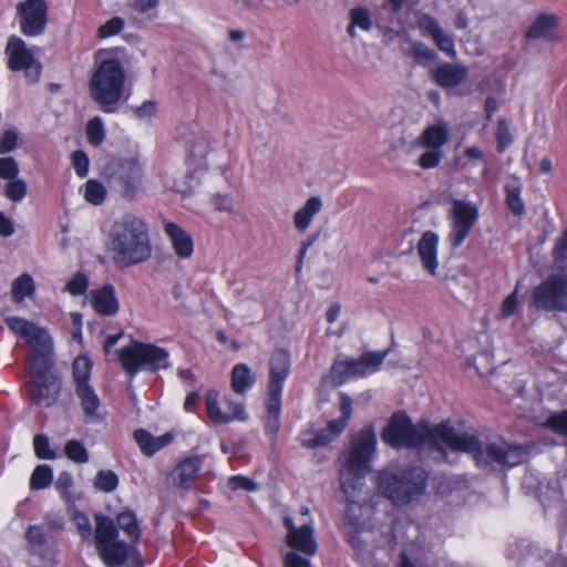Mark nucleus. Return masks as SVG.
I'll return each mask as SVG.
<instances>
[{"mask_svg":"<svg viewBox=\"0 0 567 567\" xmlns=\"http://www.w3.org/2000/svg\"><path fill=\"white\" fill-rule=\"evenodd\" d=\"M124 27V20L120 17H114L105 22L99 29V35L101 38H107L117 34Z\"/></svg>","mask_w":567,"mask_h":567,"instance_id":"nucleus-53","label":"nucleus"},{"mask_svg":"<svg viewBox=\"0 0 567 567\" xmlns=\"http://www.w3.org/2000/svg\"><path fill=\"white\" fill-rule=\"evenodd\" d=\"M468 76V69L458 63H443L432 72L434 82L443 89H452L464 81Z\"/></svg>","mask_w":567,"mask_h":567,"instance_id":"nucleus-21","label":"nucleus"},{"mask_svg":"<svg viewBox=\"0 0 567 567\" xmlns=\"http://www.w3.org/2000/svg\"><path fill=\"white\" fill-rule=\"evenodd\" d=\"M117 525L123 529L127 536L134 542H137L141 535L140 527L136 522L135 514L133 512H122L116 517Z\"/></svg>","mask_w":567,"mask_h":567,"instance_id":"nucleus-36","label":"nucleus"},{"mask_svg":"<svg viewBox=\"0 0 567 567\" xmlns=\"http://www.w3.org/2000/svg\"><path fill=\"white\" fill-rule=\"evenodd\" d=\"M530 306L542 311L567 312V274H551L536 286Z\"/></svg>","mask_w":567,"mask_h":567,"instance_id":"nucleus-11","label":"nucleus"},{"mask_svg":"<svg viewBox=\"0 0 567 567\" xmlns=\"http://www.w3.org/2000/svg\"><path fill=\"white\" fill-rule=\"evenodd\" d=\"M134 440L146 456H152L168 445L173 441V435L165 433L161 436H153L148 431L138 429L134 432Z\"/></svg>","mask_w":567,"mask_h":567,"instance_id":"nucleus-26","label":"nucleus"},{"mask_svg":"<svg viewBox=\"0 0 567 567\" xmlns=\"http://www.w3.org/2000/svg\"><path fill=\"white\" fill-rule=\"evenodd\" d=\"M93 308L101 315L112 316L117 312L118 302L112 285H104L102 288L92 291Z\"/></svg>","mask_w":567,"mask_h":567,"instance_id":"nucleus-25","label":"nucleus"},{"mask_svg":"<svg viewBox=\"0 0 567 567\" xmlns=\"http://www.w3.org/2000/svg\"><path fill=\"white\" fill-rule=\"evenodd\" d=\"M73 165L76 174L80 177H85L89 172V158L82 151H76L72 154Z\"/></svg>","mask_w":567,"mask_h":567,"instance_id":"nucleus-60","label":"nucleus"},{"mask_svg":"<svg viewBox=\"0 0 567 567\" xmlns=\"http://www.w3.org/2000/svg\"><path fill=\"white\" fill-rule=\"evenodd\" d=\"M86 137L90 144L99 146L105 138V128L100 116L92 117L86 124Z\"/></svg>","mask_w":567,"mask_h":567,"instance_id":"nucleus-38","label":"nucleus"},{"mask_svg":"<svg viewBox=\"0 0 567 567\" xmlns=\"http://www.w3.org/2000/svg\"><path fill=\"white\" fill-rule=\"evenodd\" d=\"M203 457L199 455L187 456L181 461L171 473L173 485L183 489H189L203 466Z\"/></svg>","mask_w":567,"mask_h":567,"instance_id":"nucleus-20","label":"nucleus"},{"mask_svg":"<svg viewBox=\"0 0 567 567\" xmlns=\"http://www.w3.org/2000/svg\"><path fill=\"white\" fill-rule=\"evenodd\" d=\"M444 154L442 150L426 148L417 159V164L423 169L435 168L440 165Z\"/></svg>","mask_w":567,"mask_h":567,"instance_id":"nucleus-47","label":"nucleus"},{"mask_svg":"<svg viewBox=\"0 0 567 567\" xmlns=\"http://www.w3.org/2000/svg\"><path fill=\"white\" fill-rule=\"evenodd\" d=\"M4 53L8 59V68L11 71L22 72L28 84L39 81L42 65L21 38L17 35L10 37Z\"/></svg>","mask_w":567,"mask_h":567,"instance_id":"nucleus-12","label":"nucleus"},{"mask_svg":"<svg viewBox=\"0 0 567 567\" xmlns=\"http://www.w3.org/2000/svg\"><path fill=\"white\" fill-rule=\"evenodd\" d=\"M281 394H268L266 431L276 434L280 426Z\"/></svg>","mask_w":567,"mask_h":567,"instance_id":"nucleus-32","label":"nucleus"},{"mask_svg":"<svg viewBox=\"0 0 567 567\" xmlns=\"http://www.w3.org/2000/svg\"><path fill=\"white\" fill-rule=\"evenodd\" d=\"M447 447L452 451L471 454L480 467L516 466L523 463L528 454L524 445L509 444L499 437L482 440L474 434L457 431L454 427Z\"/></svg>","mask_w":567,"mask_h":567,"instance_id":"nucleus-3","label":"nucleus"},{"mask_svg":"<svg viewBox=\"0 0 567 567\" xmlns=\"http://www.w3.org/2000/svg\"><path fill=\"white\" fill-rule=\"evenodd\" d=\"M34 290L33 279L30 275H21L12 282V299L20 303L25 297L31 296Z\"/></svg>","mask_w":567,"mask_h":567,"instance_id":"nucleus-35","label":"nucleus"},{"mask_svg":"<svg viewBox=\"0 0 567 567\" xmlns=\"http://www.w3.org/2000/svg\"><path fill=\"white\" fill-rule=\"evenodd\" d=\"M19 172V164L13 157H0V178L7 181L17 178Z\"/></svg>","mask_w":567,"mask_h":567,"instance_id":"nucleus-51","label":"nucleus"},{"mask_svg":"<svg viewBox=\"0 0 567 567\" xmlns=\"http://www.w3.org/2000/svg\"><path fill=\"white\" fill-rule=\"evenodd\" d=\"M419 28L432 37V39L437 34L442 28L440 27L439 22L429 13H423L419 18Z\"/></svg>","mask_w":567,"mask_h":567,"instance_id":"nucleus-54","label":"nucleus"},{"mask_svg":"<svg viewBox=\"0 0 567 567\" xmlns=\"http://www.w3.org/2000/svg\"><path fill=\"white\" fill-rule=\"evenodd\" d=\"M20 31L25 37H39L45 31L49 8L44 0H24L17 4Z\"/></svg>","mask_w":567,"mask_h":567,"instance_id":"nucleus-15","label":"nucleus"},{"mask_svg":"<svg viewBox=\"0 0 567 567\" xmlns=\"http://www.w3.org/2000/svg\"><path fill=\"white\" fill-rule=\"evenodd\" d=\"M225 402L228 410L230 411L228 417H231V421H246L248 419V414L246 413L245 405L241 401H235L230 398H227Z\"/></svg>","mask_w":567,"mask_h":567,"instance_id":"nucleus-56","label":"nucleus"},{"mask_svg":"<svg viewBox=\"0 0 567 567\" xmlns=\"http://www.w3.org/2000/svg\"><path fill=\"white\" fill-rule=\"evenodd\" d=\"M427 475L421 467H410L399 472L384 471L379 475L381 494L395 505H405L423 494Z\"/></svg>","mask_w":567,"mask_h":567,"instance_id":"nucleus-4","label":"nucleus"},{"mask_svg":"<svg viewBox=\"0 0 567 567\" xmlns=\"http://www.w3.org/2000/svg\"><path fill=\"white\" fill-rule=\"evenodd\" d=\"M284 526L287 529L286 544L293 549L292 551H299L306 556H313L317 553L318 545L312 524L305 523L297 527L292 518L286 516Z\"/></svg>","mask_w":567,"mask_h":567,"instance_id":"nucleus-17","label":"nucleus"},{"mask_svg":"<svg viewBox=\"0 0 567 567\" xmlns=\"http://www.w3.org/2000/svg\"><path fill=\"white\" fill-rule=\"evenodd\" d=\"M78 532L83 540H90L92 536V526L86 515L76 513L74 515Z\"/></svg>","mask_w":567,"mask_h":567,"instance_id":"nucleus-58","label":"nucleus"},{"mask_svg":"<svg viewBox=\"0 0 567 567\" xmlns=\"http://www.w3.org/2000/svg\"><path fill=\"white\" fill-rule=\"evenodd\" d=\"M92 362L87 357L79 355L72 364V378L74 391L80 399L83 413L87 417H93L100 406V399L90 384Z\"/></svg>","mask_w":567,"mask_h":567,"instance_id":"nucleus-13","label":"nucleus"},{"mask_svg":"<svg viewBox=\"0 0 567 567\" xmlns=\"http://www.w3.org/2000/svg\"><path fill=\"white\" fill-rule=\"evenodd\" d=\"M164 231L169 238L173 249L178 257L188 258L193 255L194 241L189 233L172 221L165 223Z\"/></svg>","mask_w":567,"mask_h":567,"instance_id":"nucleus-23","label":"nucleus"},{"mask_svg":"<svg viewBox=\"0 0 567 567\" xmlns=\"http://www.w3.org/2000/svg\"><path fill=\"white\" fill-rule=\"evenodd\" d=\"M228 486L233 491H237V489L256 491L258 488V484L254 480L246 477V476H241V475L231 476L228 480Z\"/></svg>","mask_w":567,"mask_h":567,"instance_id":"nucleus-55","label":"nucleus"},{"mask_svg":"<svg viewBox=\"0 0 567 567\" xmlns=\"http://www.w3.org/2000/svg\"><path fill=\"white\" fill-rule=\"evenodd\" d=\"M27 539L32 547H41L45 544V534L41 526L31 525L27 530Z\"/></svg>","mask_w":567,"mask_h":567,"instance_id":"nucleus-57","label":"nucleus"},{"mask_svg":"<svg viewBox=\"0 0 567 567\" xmlns=\"http://www.w3.org/2000/svg\"><path fill=\"white\" fill-rule=\"evenodd\" d=\"M322 200L317 197H310L306 204L295 213L293 223L299 231H305L311 224L313 217L320 212Z\"/></svg>","mask_w":567,"mask_h":567,"instance_id":"nucleus-29","label":"nucleus"},{"mask_svg":"<svg viewBox=\"0 0 567 567\" xmlns=\"http://www.w3.org/2000/svg\"><path fill=\"white\" fill-rule=\"evenodd\" d=\"M388 351L367 352L360 359H351V369L353 378L367 377L378 371L383 363Z\"/></svg>","mask_w":567,"mask_h":567,"instance_id":"nucleus-27","label":"nucleus"},{"mask_svg":"<svg viewBox=\"0 0 567 567\" xmlns=\"http://www.w3.org/2000/svg\"><path fill=\"white\" fill-rule=\"evenodd\" d=\"M553 255L558 261L567 260V229L563 233L561 237L554 247Z\"/></svg>","mask_w":567,"mask_h":567,"instance_id":"nucleus-63","label":"nucleus"},{"mask_svg":"<svg viewBox=\"0 0 567 567\" xmlns=\"http://www.w3.org/2000/svg\"><path fill=\"white\" fill-rule=\"evenodd\" d=\"M450 214L452 217L451 243L453 247H458L467 238L476 223L478 208L473 203L453 199Z\"/></svg>","mask_w":567,"mask_h":567,"instance_id":"nucleus-16","label":"nucleus"},{"mask_svg":"<svg viewBox=\"0 0 567 567\" xmlns=\"http://www.w3.org/2000/svg\"><path fill=\"white\" fill-rule=\"evenodd\" d=\"M350 24L347 29L351 38L357 37L355 28L362 31H370L372 28V20L370 11L367 8L357 7L349 11Z\"/></svg>","mask_w":567,"mask_h":567,"instance_id":"nucleus-31","label":"nucleus"},{"mask_svg":"<svg viewBox=\"0 0 567 567\" xmlns=\"http://www.w3.org/2000/svg\"><path fill=\"white\" fill-rule=\"evenodd\" d=\"M410 55L416 63L432 62L436 53L421 41L411 42Z\"/></svg>","mask_w":567,"mask_h":567,"instance_id":"nucleus-44","label":"nucleus"},{"mask_svg":"<svg viewBox=\"0 0 567 567\" xmlns=\"http://www.w3.org/2000/svg\"><path fill=\"white\" fill-rule=\"evenodd\" d=\"M255 383V378L247 364H236L231 371V388L237 394H244Z\"/></svg>","mask_w":567,"mask_h":567,"instance_id":"nucleus-30","label":"nucleus"},{"mask_svg":"<svg viewBox=\"0 0 567 567\" xmlns=\"http://www.w3.org/2000/svg\"><path fill=\"white\" fill-rule=\"evenodd\" d=\"M33 447L38 458L40 460H53L55 453L50 450L49 440L44 434H38L33 439Z\"/></svg>","mask_w":567,"mask_h":567,"instance_id":"nucleus-50","label":"nucleus"},{"mask_svg":"<svg viewBox=\"0 0 567 567\" xmlns=\"http://www.w3.org/2000/svg\"><path fill=\"white\" fill-rule=\"evenodd\" d=\"M330 378L333 385L338 386L343 384L352 375L351 360L336 361L330 370Z\"/></svg>","mask_w":567,"mask_h":567,"instance_id":"nucleus-37","label":"nucleus"},{"mask_svg":"<svg viewBox=\"0 0 567 567\" xmlns=\"http://www.w3.org/2000/svg\"><path fill=\"white\" fill-rule=\"evenodd\" d=\"M496 141L497 151L499 153L504 152L513 142L512 134L508 130L507 123L503 118L498 120L497 122Z\"/></svg>","mask_w":567,"mask_h":567,"instance_id":"nucleus-52","label":"nucleus"},{"mask_svg":"<svg viewBox=\"0 0 567 567\" xmlns=\"http://www.w3.org/2000/svg\"><path fill=\"white\" fill-rule=\"evenodd\" d=\"M95 547L105 567H122L128 555V546L118 540V532L114 522L103 515L95 514Z\"/></svg>","mask_w":567,"mask_h":567,"instance_id":"nucleus-10","label":"nucleus"},{"mask_svg":"<svg viewBox=\"0 0 567 567\" xmlns=\"http://www.w3.org/2000/svg\"><path fill=\"white\" fill-rule=\"evenodd\" d=\"M339 410L341 416L328 422L324 430L319 431L312 440L308 442L309 447L324 446L339 436L347 427L352 415V399L347 393H340Z\"/></svg>","mask_w":567,"mask_h":567,"instance_id":"nucleus-18","label":"nucleus"},{"mask_svg":"<svg viewBox=\"0 0 567 567\" xmlns=\"http://www.w3.org/2000/svg\"><path fill=\"white\" fill-rule=\"evenodd\" d=\"M52 470L48 465H38L30 480V486L32 489H42L52 483Z\"/></svg>","mask_w":567,"mask_h":567,"instance_id":"nucleus-40","label":"nucleus"},{"mask_svg":"<svg viewBox=\"0 0 567 567\" xmlns=\"http://www.w3.org/2000/svg\"><path fill=\"white\" fill-rule=\"evenodd\" d=\"M377 437L372 430L363 429L353 440L351 450L344 456L340 470V485L346 494L355 489L361 478L369 472V463L374 452Z\"/></svg>","mask_w":567,"mask_h":567,"instance_id":"nucleus-6","label":"nucleus"},{"mask_svg":"<svg viewBox=\"0 0 567 567\" xmlns=\"http://www.w3.org/2000/svg\"><path fill=\"white\" fill-rule=\"evenodd\" d=\"M348 540L355 551V555L360 559H367L371 556V549L367 540L362 537L360 532H353L348 534Z\"/></svg>","mask_w":567,"mask_h":567,"instance_id":"nucleus-46","label":"nucleus"},{"mask_svg":"<svg viewBox=\"0 0 567 567\" xmlns=\"http://www.w3.org/2000/svg\"><path fill=\"white\" fill-rule=\"evenodd\" d=\"M19 132L14 128L6 130L0 136V154L14 151L19 144Z\"/></svg>","mask_w":567,"mask_h":567,"instance_id":"nucleus-48","label":"nucleus"},{"mask_svg":"<svg viewBox=\"0 0 567 567\" xmlns=\"http://www.w3.org/2000/svg\"><path fill=\"white\" fill-rule=\"evenodd\" d=\"M103 175L110 190L126 200L135 199L142 189L144 172L136 158H112L105 164Z\"/></svg>","mask_w":567,"mask_h":567,"instance_id":"nucleus-8","label":"nucleus"},{"mask_svg":"<svg viewBox=\"0 0 567 567\" xmlns=\"http://www.w3.org/2000/svg\"><path fill=\"white\" fill-rule=\"evenodd\" d=\"M65 455L71 461L84 464L89 462V453L82 442L76 440H70L66 442L64 447Z\"/></svg>","mask_w":567,"mask_h":567,"instance_id":"nucleus-42","label":"nucleus"},{"mask_svg":"<svg viewBox=\"0 0 567 567\" xmlns=\"http://www.w3.org/2000/svg\"><path fill=\"white\" fill-rule=\"evenodd\" d=\"M109 250L120 267L144 262L151 257L152 244L146 223L138 216L125 214L111 227Z\"/></svg>","mask_w":567,"mask_h":567,"instance_id":"nucleus-2","label":"nucleus"},{"mask_svg":"<svg viewBox=\"0 0 567 567\" xmlns=\"http://www.w3.org/2000/svg\"><path fill=\"white\" fill-rule=\"evenodd\" d=\"M4 321L11 331L24 338L30 347L28 354L29 369L53 368V343L44 328L20 317H8Z\"/></svg>","mask_w":567,"mask_h":567,"instance_id":"nucleus-7","label":"nucleus"},{"mask_svg":"<svg viewBox=\"0 0 567 567\" xmlns=\"http://www.w3.org/2000/svg\"><path fill=\"white\" fill-rule=\"evenodd\" d=\"M437 245L439 236L432 230L425 231L417 244V254L421 259L422 267L431 276L436 275L439 266Z\"/></svg>","mask_w":567,"mask_h":567,"instance_id":"nucleus-22","label":"nucleus"},{"mask_svg":"<svg viewBox=\"0 0 567 567\" xmlns=\"http://www.w3.org/2000/svg\"><path fill=\"white\" fill-rule=\"evenodd\" d=\"M118 360L131 378L140 370L156 372L168 368V352L151 343L132 342L118 351Z\"/></svg>","mask_w":567,"mask_h":567,"instance_id":"nucleus-9","label":"nucleus"},{"mask_svg":"<svg viewBox=\"0 0 567 567\" xmlns=\"http://www.w3.org/2000/svg\"><path fill=\"white\" fill-rule=\"evenodd\" d=\"M516 307H517V296H516V291H514L504 299V301L502 303V309H501L502 316L504 318L511 317L515 312Z\"/></svg>","mask_w":567,"mask_h":567,"instance_id":"nucleus-64","label":"nucleus"},{"mask_svg":"<svg viewBox=\"0 0 567 567\" xmlns=\"http://www.w3.org/2000/svg\"><path fill=\"white\" fill-rule=\"evenodd\" d=\"M506 193V205L508 209L517 216H520L525 212V205L520 197L522 187L518 183L507 184L505 186Z\"/></svg>","mask_w":567,"mask_h":567,"instance_id":"nucleus-34","label":"nucleus"},{"mask_svg":"<svg viewBox=\"0 0 567 567\" xmlns=\"http://www.w3.org/2000/svg\"><path fill=\"white\" fill-rule=\"evenodd\" d=\"M124 71L116 59L103 61L92 75L89 90L90 96L106 113L115 111L114 105L123 93Z\"/></svg>","mask_w":567,"mask_h":567,"instance_id":"nucleus-5","label":"nucleus"},{"mask_svg":"<svg viewBox=\"0 0 567 567\" xmlns=\"http://www.w3.org/2000/svg\"><path fill=\"white\" fill-rule=\"evenodd\" d=\"M157 111L156 102L145 101L142 105L133 109L135 116L142 121L152 118Z\"/></svg>","mask_w":567,"mask_h":567,"instance_id":"nucleus-59","label":"nucleus"},{"mask_svg":"<svg viewBox=\"0 0 567 567\" xmlns=\"http://www.w3.org/2000/svg\"><path fill=\"white\" fill-rule=\"evenodd\" d=\"M290 370V357L284 349L274 351L269 361L268 394H281L282 384Z\"/></svg>","mask_w":567,"mask_h":567,"instance_id":"nucleus-19","label":"nucleus"},{"mask_svg":"<svg viewBox=\"0 0 567 567\" xmlns=\"http://www.w3.org/2000/svg\"><path fill=\"white\" fill-rule=\"evenodd\" d=\"M433 40L441 51H443V52L453 51L454 41H453L452 37H450L449 34H446L443 31V29L437 34H435Z\"/></svg>","mask_w":567,"mask_h":567,"instance_id":"nucleus-62","label":"nucleus"},{"mask_svg":"<svg viewBox=\"0 0 567 567\" xmlns=\"http://www.w3.org/2000/svg\"><path fill=\"white\" fill-rule=\"evenodd\" d=\"M89 286L87 277L82 272H76L66 284L65 290L72 296L84 295Z\"/></svg>","mask_w":567,"mask_h":567,"instance_id":"nucleus-49","label":"nucleus"},{"mask_svg":"<svg viewBox=\"0 0 567 567\" xmlns=\"http://www.w3.org/2000/svg\"><path fill=\"white\" fill-rule=\"evenodd\" d=\"M206 410L214 423L226 424L231 422V417H228V414L221 412L218 406V392L216 390H209L206 393Z\"/></svg>","mask_w":567,"mask_h":567,"instance_id":"nucleus-33","label":"nucleus"},{"mask_svg":"<svg viewBox=\"0 0 567 567\" xmlns=\"http://www.w3.org/2000/svg\"><path fill=\"white\" fill-rule=\"evenodd\" d=\"M450 132L445 122L440 121L427 126L417 137V144L424 148L442 150L449 142Z\"/></svg>","mask_w":567,"mask_h":567,"instance_id":"nucleus-24","label":"nucleus"},{"mask_svg":"<svg viewBox=\"0 0 567 567\" xmlns=\"http://www.w3.org/2000/svg\"><path fill=\"white\" fill-rule=\"evenodd\" d=\"M106 190L102 183L95 179H90L86 182L84 196L89 203L93 205H100L104 200Z\"/></svg>","mask_w":567,"mask_h":567,"instance_id":"nucleus-45","label":"nucleus"},{"mask_svg":"<svg viewBox=\"0 0 567 567\" xmlns=\"http://www.w3.org/2000/svg\"><path fill=\"white\" fill-rule=\"evenodd\" d=\"M543 426L567 437V410L551 413L543 423Z\"/></svg>","mask_w":567,"mask_h":567,"instance_id":"nucleus-39","label":"nucleus"},{"mask_svg":"<svg viewBox=\"0 0 567 567\" xmlns=\"http://www.w3.org/2000/svg\"><path fill=\"white\" fill-rule=\"evenodd\" d=\"M28 186L27 183L21 178H13L8 181L4 186V195L11 202L19 203L27 195Z\"/></svg>","mask_w":567,"mask_h":567,"instance_id":"nucleus-41","label":"nucleus"},{"mask_svg":"<svg viewBox=\"0 0 567 567\" xmlns=\"http://www.w3.org/2000/svg\"><path fill=\"white\" fill-rule=\"evenodd\" d=\"M31 381L27 383L31 401L43 408L53 405L60 395L61 381L52 369H29Z\"/></svg>","mask_w":567,"mask_h":567,"instance_id":"nucleus-14","label":"nucleus"},{"mask_svg":"<svg viewBox=\"0 0 567 567\" xmlns=\"http://www.w3.org/2000/svg\"><path fill=\"white\" fill-rule=\"evenodd\" d=\"M558 24V18L555 14L542 13L534 21L526 33V39L536 40L540 38L553 40Z\"/></svg>","mask_w":567,"mask_h":567,"instance_id":"nucleus-28","label":"nucleus"},{"mask_svg":"<svg viewBox=\"0 0 567 567\" xmlns=\"http://www.w3.org/2000/svg\"><path fill=\"white\" fill-rule=\"evenodd\" d=\"M452 434L453 426L449 422L431 425L429 422L421 421L413 424L405 412L398 411L390 417L381 437L384 443L394 449H413L422 457L445 462L446 447Z\"/></svg>","mask_w":567,"mask_h":567,"instance_id":"nucleus-1","label":"nucleus"},{"mask_svg":"<svg viewBox=\"0 0 567 567\" xmlns=\"http://www.w3.org/2000/svg\"><path fill=\"white\" fill-rule=\"evenodd\" d=\"M285 567H311L308 558L301 557L297 551H288L282 559Z\"/></svg>","mask_w":567,"mask_h":567,"instance_id":"nucleus-61","label":"nucleus"},{"mask_svg":"<svg viewBox=\"0 0 567 567\" xmlns=\"http://www.w3.org/2000/svg\"><path fill=\"white\" fill-rule=\"evenodd\" d=\"M94 485L97 489L111 493L118 485V477L113 471H99L95 476Z\"/></svg>","mask_w":567,"mask_h":567,"instance_id":"nucleus-43","label":"nucleus"}]
</instances>
